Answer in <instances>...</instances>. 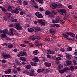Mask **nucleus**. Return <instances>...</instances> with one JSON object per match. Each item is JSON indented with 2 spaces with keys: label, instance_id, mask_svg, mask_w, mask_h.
Here are the masks:
<instances>
[{
  "label": "nucleus",
  "instance_id": "obj_1",
  "mask_svg": "<svg viewBox=\"0 0 77 77\" xmlns=\"http://www.w3.org/2000/svg\"><path fill=\"white\" fill-rule=\"evenodd\" d=\"M27 54L26 53L23 51H20L19 52L18 54L17 55L18 57H20V56H27Z\"/></svg>",
  "mask_w": 77,
  "mask_h": 77
},
{
  "label": "nucleus",
  "instance_id": "obj_2",
  "mask_svg": "<svg viewBox=\"0 0 77 77\" xmlns=\"http://www.w3.org/2000/svg\"><path fill=\"white\" fill-rule=\"evenodd\" d=\"M14 26H15V28L17 29V30H20L22 29V27L20 26V24L19 23H15L14 24Z\"/></svg>",
  "mask_w": 77,
  "mask_h": 77
},
{
  "label": "nucleus",
  "instance_id": "obj_3",
  "mask_svg": "<svg viewBox=\"0 0 77 77\" xmlns=\"http://www.w3.org/2000/svg\"><path fill=\"white\" fill-rule=\"evenodd\" d=\"M50 7L52 9H54L56 8H59V6L56 4H53L50 5Z\"/></svg>",
  "mask_w": 77,
  "mask_h": 77
},
{
  "label": "nucleus",
  "instance_id": "obj_4",
  "mask_svg": "<svg viewBox=\"0 0 77 77\" xmlns=\"http://www.w3.org/2000/svg\"><path fill=\"white\" fill-rule=\"evenodd\" d=\"M69 69V68L66 67L63 70H59V72L60 73H64L65 71H66L67 70Z\"/></svg>",
  "mask_w": 77,
  "mask_h": 77
},
{
  "label": "nucleus",
  "instance_id": "obj_5",
  "mask_svg": "<svg viewBox=\"0 0 77 77\" xmlns=\"http://www.w3.org/2000/svg\"><path fill=\"white\" fill-rule=\"evenodd\" d=\"M61 14L62 15H66V10L65 9H60V10Z\"/></svg>",
  "mask_w": 77,
  "mask_h": 77
},
{
  "label": "nucleus",
  "instance_id": "obj_6",
  "mask_svg": "<svg viewBox=\"0 0 77 77\" xmlns=\"http://www.w3.org/2000/svg\"><path fill=\"white\" fill-rule=\"evenodd\" d=\"M35 15L36 16H37L39 18H42L43 17V16L42 14L38 12H36L35 13Z\"/></svg>",
  "mask_w": 77,
  "mask_h": 77
},
{
  "label": "nucleus",
  "instance_id": "obj_7",
  "mask_svg": "<svg viewBox=\"0 0 77 77\" xmlns=\"http://www.w3.org/2000/svg\"><path fill=\"white\" fill-rule=\"evenodd\" d=\"M39 44V42L37 40L35 41L34 43L35 45H36L37 47H39V46H41V47H42V44Z\"/></svg>",
  "mask_w": 77,
  "mask_h": 77
},
{
  "label": "nucleus",
  "instance_id": "obj_8",
  "mask_svg": "<svg viewBox=\"0 0 77 77\" xmlns=\"http://www.w3.org/2000/svg\"><path fill=\"white\" fill-rule=\"evenodd\" d=\"M2 55H3L2 57L3 59H8L11 57V56L9 54L4 55V54H2Z\"/></svg>",
  "mask_w": 77,
  "mask_h": 77
},
{
  "label": "nucleus",
  "instance_id": "obj_9",
  "mask_svg": "<svg viewBox=\"0 0 77 77\" xmlns=\"http://www.w3.org/2000/svg\"><path fill=\"white\" fill-rule=\"evenodd\" d=\"M44 65L47 67H50L51 66V64L50 63H47L46 62L44 63Z\"/></svg>",
  "mask_w": 77,
  "mask_h": 77
},
{
  "label": "nucleus",
  "instance_id": "obj_10",
  "mask_svg": "<svg viewBox=\"0 0 77 77\" xmlns=\"http://www.w3.org/2000/svg\"><path fill=\"white\" fill-rule=\"evenodd\" d=\"M11 12L13 13L18 14L19 11L16 8L15 10L11 11Z\"/></svg>",
  "mask_w": 77,
  "mask_h": 77
},
{
  "label": "nucleus",
  "instance_id": "obj_11",
  "mask_svg": "<svg viewBox=\"0 0 77 77\" xmlns=\"http://www.w3.org/2000/svg\"><path fill=\"white\" fill-rule=\"evenodd\" d=\"M44 70H45L44 69H40L37 70V72L38 73H40V72H42L44 71Z\"/></svg>",
  "mask_w": 77,
  "mask_h": 77
},
{
  "label": "nucleus",
  "instance_id": "obj_12",
  "mask_svg": "<svg viewBox=\"0 0 77 77\" xmlns=\"http://www.w3.org/2000/svg\"><path fill=\"white\" fill-rule=\"evenodd\" d=\"M32 60L33 61V62H37L39 61V58L37 57H35Z\"/></svg>",
  "mask_w": 77,
  "mask_h": 77
},
{
  "label": "nucleus",
  "instance_id": "obj_13",
  "mask_svg": "<svg viewBox=\"0 0 77 77\" xmlns=\"http://www.w3.org/2000/svg\"><path fill=\"white\" fill-rule=\"evenodd\" d=\"M0 37L2 38L5 39L6 37V35L5 34H1Z\"/></svg>",
  "mask_w": 77,
  "mask_h": 77
},
{
  "label": "nucleus",
  "instance_id": "obj_14",
  "mask_svg": "<svg viewBox=\"0 0 77 77\" xmlns=\"http://www.w3.org/2000/svg\"><path fill=\"white\" fill-rule=\"evenodd\" d=\"M30 74L29 75L31 76H33V75H34L35 74L34 73V71L33 70H31L30 71Z\"/></svg>",
  "mask_w": 77,
  "mask_h": 77
},
{
  "label": "nucleus",
  "instance_id": "obj_15",
  "mask_svg": "<svg viewBox=\"0 0 77 77\" xmlns=\"http://www.w3.org/2000/svg\"><path fill=\"white\" fill-rule=\"evenodd\" d=\"M28 30L29 32H33L34 31V29L32 28H29L28 29Z\"/></svg>",
  "mask_w": 77,
  "mask_h": 77
},
{
  "label": "nucleus",
  "instance_id": "obj_16",
  "mask_svg": "<svg viewBox=\"0 0 77 77\" xmlns=\"http://www.w3.org/2000/svg\"><path fill=\"white\" fill-rule=\"evenodd\" d=\"M38 53H39V52L37 50H35L33 52V54L34 55H37V54H38Z\"/></svg>",
  "mask_w": 77,
  "mask_h": 77
},
{
  "label": "nucleus",
  "instance_id": "obj_17",
  "mask_svg": "<svg viewBox=\"0 0 77 77\" xmlns=\"http://www.w3.org/2000/svg\"><path fill=\"white\" fill-rule=\"evenodd\" d=\"M38 22L39 23H40V24H41L42 25H44L45 24V22H44L43 21H42L41 20H38Z\"/></svg>",
  "mask_w": 77,
  "mask_h": 77
},
{
  "label": "nucleus",
  "instance_id": "obj_18",
  "mask_svg": "<svg viewBox=\"0 0 77 77\" xmlns=\"http://www.w3.org/2000/svg\"><path fill=\"white\" fill-rule=\"evenodd\" d=\"M71 55H70L69 54H67L66 55V58L68 59H71Z\"/></svg>",
  "mask_w": 77,
  "mask_h": 77
},
{
  "label": "nucleus",
  "instance_id": "obj_19",
  "mask_svg": "<svg viewBox=\"0 0 77 77\" xmlns=\"http://www.w3.org/2000/svg\"><path fill=\"white\" fill-rule=\"evenodd\" d=\"M0 8L1 9L2 11H3V12H6V9H5V8L4 7H2V6H0Z\"/></svg>",
  "mask_w": 77,
  "mask_h": 77
},
{
  "label": "nucleus",
  "instance_id": "obj_20",
  "mask_svg": "<svg viewBox=\"0 0 77 77\" xmlns=\"http://www.w3.org/2000/svg\"><path fill=\"white\" fill-rule=\"evenodd\" d=\"M8 35H10V36H13L14 35V33H13V32L11 31L10 32L8 33Z\"/></svg>",
  "mask_w": 77,
  "mask_h": 77
},
{
  "label": "nucleus",
  "instance_id": "obj_21",
  "mask_svg": "<svg viewBox=\"0 0 77 77\" xmlns=\"http://www.w3.org/2000/svg\"><path fill=\"white\" fill-rule=\"evenodd\" d=\"M25 13L26 11L23 10L21 12H20V15H24V14Z\"/></svg>",
  "mask_w": 77,
  "mask_h": 77
},
{
  "label": "nucleus",
  "instance_id": "obj_22",
  "mask_svg": "<svg viewBox=\"0 0 77 77\" xmlns=\"http://www.w3.org/2000/svg\"><path fill=\"white\" fill-rule=\"evenodd\" d=\"M72 62L71 61H67V64L68 65H72Z\"/></svg>",
  "mask_w": 77,
  "mask_h": 77
},
{
  "label": "nucleus",
  "instance_id": "obj_23",
  "mask_svg": "<svg viewBox=\"0 0 77 77\" xmlns=\"http://www.w3.org/2000/svg\"><path fill=\"white\" fill-rule=\"evenodd\" d=\"M5 72V74H9V73L11 72V70L8 69L7 71H6Z\"/></svg>",
  "mask_w": 77,
  "mask_h": 77
},
{
  "label": "nucleus",
  "instance_id": "obj_24",
  "mask_svg": "<svg viewBox=\"0 0 77 77\" xmlns=\"http://www.w3.org/2000/svg\"><path fill=\"white\" fill-rule=\"evenodd\" d=\"M31 65L33 66H36L37 65L36 63L33 62L31 63Z\"/></svg>",
  "mask_w": 77,
  "mask_h": 77
},
{
  "label": "nucleus",
  "instance_id": "obj_25",
  "mask_svg": "<svg viewBox=\"0 0 77 77\" xmlns=\"http://www.w3.org/2000/svg\"><path fill=\"white\" fill-rule=\"evenodd\" d=\"M23 5H27L29 4V2L27 1H24L23 2Z\"/></svg>",
  "mask_w": 77,
  "mask_h": 77
},
{
  "label": "nucleus",
  "instance_id": "obj_26",
  "mask_svg": "<svg viewBox=\"0 0 77 77\" xmlns=\"http://www.w3.org/2000/svg\"><path fill=\"white\" fill-rule=\"evenodd\" d=\"M30 38L32 39V41H35V40L36 39V37H35L34 36H31L30 37Z\"/></svg>",
  "mask_w": 77,
  "mask_h": 77
},
{
  "label": "nucleus",
  "instance_id": "obj_27",
  "mask_svg": "<svg viewBox=\"0 0 77 77\" xmlns=\"http://www.w3.org/2000/svg\"><path fill=\"white\" fill-rule=\"evenodd\" d=\"M7 33V32L6 30H2V31L0 30V33Z\"/></svg>",
  "mask_w": 77,
  "mask_h": 77
},
{
  "label": "nucleus",
  "instance_id": "obj_28",
  "mask_svg": "<svg viewBox=\"0 0 77 77\" xmlns=\"http://www.w3.org/2000/svg\"><path fill=\"white\" fill-rule=\"evenodd\" d=\"M45 14L47 15H48L50 14V12L49 11H47L45 12Z\"/></svg>",
  "mask_w": 77,
  "mask_h": 77
},
{
  "label": "nucleus",
  "instance_id": "obj_29",
  "mask_svg": "<svg viewBox=\"0 0 77 77\" xmlns=\"http://www.w3.org/2000/svg\"><path fill=\"white\" fill-rule=\"evenodd\" d=\"M53 22L54 23H57L59 22V19H57L56 20H53Z\"/></svg>",
  "mask_w": 77,
  "mask_h": 77
},
{
  "label": "nucleus",
  "instance_id": "obj_30",
  "mask_svg": "<svg viewBox=\"0 0 77 77\" xmlns=\"http://www.w3.org/2000/svg\"><path fill=\"white\" fill-rule=\"evenodd\" d=\"M12 10V6H9L8 7V11H9L10 12Z\"/></svg>",
  "mask_w": 77,
  "mask_h": 77
},
{
  "label": "nucleus",
  "instance_id": "obj_31",
  "mask_svg": "<svg viewBox=\"0 0 77 77\" xmlns=\"http://www.w3.org/2000/svg\"><path fill=\"white\" fill-rule=\"evenodd\" d=\"M12 71L14 73H17V71L16 70V69H12Z\"/></svg>",
  "mask_w": 77,
  "mask_h": 77
},
{
  "label": "nucleus",
  "instance_id": "obj_32",
  "mask_svg": "<svg viewBox=\"0 0 77 77\" xmlns=\"http://www.w3.org/2000/svg\"><path fill=\"white\" fill-rule=\"evenodd\" d=\"M35 38H36V39H38V40H39L40 39H41V38L40 36H35Z\"/></svg>",
  "mask_w": 77,
  "mask_h": 77
},
{
  "label": "nucleus",
  "instance_id": "obj_33",
  "mask_svg": "<svg viewBox=\"0 0 77 77\" xmlns=\"http://www.w3.org/2000/svg\"><path fill=\"white\" fill-rule=\"evenodd\" d=\"M70 35L72 37H75V35L74 34H73L72 33H70Z\"/></svg>",
  "mask_w": 77,
  "mask_h": 77
},
{
  "label": "nucleus",
  "instance_id": "obj_34",
  "mask_svg": "<svg viewBox=\"0 0 77 77\" xmlns=\"http://www.w3.org/2000/svg\"><path fill=\"white\" fill-rule=\"evenodd\" d=\"M67 50L68 51H70L72 50V48L71 47H69L67 48Z\"/></svg>",
  "mask_w": 77,
  "mask_h": 77
},
{
  "label": "nucleus",
  "instance_id": "obj_35",
  "mask_svg": "<svg viewBox=\"0 0 77 77\" xmlns=\"http://www.w3.org/2000/svg\"><path fill=\"white\" fill-rule=\"evenodd\" d=\"M16 9L18 10V11H21V8H20V7H16Z\"/></svg>",
  "mask_w": 77,
  "mask_h": 77
},
{
  "label": "nucleus",
  "instance_id": "obj_36",
  "mask_svg": "<svg viewBox=\"0 0 77 77\" xmlns=\"http://www.w3.org/2000/svg\"><path fill=\"white\" fill-rule=\"evenodd\" d=\"M70 70L71 71H73L74 70V66H71L69 68Z\"/></svg>",
  "mask_w": 77,
  "mask_h": 77
},
{
  "label": "nucleus",
  "instance_id": "obj_37",
  "mask_svg": "<svg viewBox=\"0 0 77 77\" xmlns=\"http://www.w3.org/2000/svg\"><path fill=\"white\" fill-rule=\"evenodd\" d=\"M6 15H7V16L8 17V18H10V17L11 16V15L12 14H11V13H8L6 14Z\"/></svg>",
  "mask_w": 77,
  "mask_h": 77
},
{
  "label": "nucleus",
  "instance_id": "obj_38",
  "mask_svg": "<svg viewBox=\"0 0 77 77\" xmlns=\"http://www.w3.org/2000/svg\"><path fill=\"white\" fill-rule=\"evenodd\" d=\"M30 67H31V66L30 65H28L26 66V68L27 69H30Z\"/></svg>",
  "mask_w": 77,
  "mask_h": 77
},
{
  "label": "nucleus",
  "instance_id": "obj_39",
  "mask_svg": "<svg viewBox=\"0 0 77 77\" xmlns=\"http://www.w3.org/2000/svg\"><path fill=\"white\" fill-rule=\"evenodd\" d=\"M47 54H51V51L50 50H48L47 51Z\"/></svg>",
  "mask_w": 77,
  "mask_h": 77
},
{
  "label": "nucleus",
  "instance_id": "obj_40",
  "mask_svg": "<svg viewBox=\"0 0 77 77\" xmlns=\"http://www.w3.org/2000/svg\"><path fill=\"white\" fill-rule=\"evenodd\" d=\"M58 67L59 68H63V66L61 64H59L58 65Z\"/></svg>",
  "mask_w": 77,
  "mask_h": 77
},
{
  "label": "nucleus",
  "instance_id": "obj_41",
  "mask_svg": "<svg viewBox=\"0 0 77 77\" xmlns=\"http://www.w3.org/2000/svg\"><path fill=\"white\" fill-rule=\"evenodd\" d=\"M68 8L69 9H72V6L71 5H69L68 6Z\"/></svg>",
  "mask_w": 77,
  "mask_h": 77
},
{
  "label": "nucleus",
  "instance_id": "obj_42",
  "mask_svg": "<svg viewBox=\"0 0 77 77\" xmlns=\"http://www.w3.org/2000/svg\"><path fill=\"white\" fill-rule=\"evenodd\" d=\"M2 46L3 47H6V46H8V44L6 43H4L2 45Z\"/></svg>",
  "mask_w": 77,
  "mask_h": 77
},
{
  "label": "nucleus",
  "instance_id": "obj_43",
  "mask_svg": "<svg viewBox=\"0 0 77 77\" xmlns=\"http://www.w3.org/2000/svg\"><path fill=\"white\" fill-rule=\"evenodd\" d=\"M21 60L22 61H26V59L24 57L21 58Z\"/></svg>",
  "mask_w": 77,
  "mask_h": 77
},
{
  "label": "nucleus",
  "instance_id": "obj_44",
  "mask_svg": "<svg viewBox=\"0 0 77 77\" xmlns=\"http://www.w3.org/2000/svg\"><path fill=\"white\" fill-rule=\"evenodd\" d=\"M6 60L5 59H3L2 60V63H6Z\"/></svg>",
  "mask_w": 77,
  "mask_h": 77
},
{
  "label": "nucleus",
  "instance_id": "obj_45",
  "mask_svg": "<svg viewBox=\"0 0 77 77\" xmlns=\"http://www.w3.org/2000/svg\"><path fill=\"white\" fill-rule=\"evenodd\" d=\"M16 63L17 65H20V62L18 61H17L15 62Z\"/></svg>",
  "mask_w": 77,
  "mask_h": 77
},
{
  "label": "nucleus",
  "instance_id": "obj_46",
  "mask_svg": "<svg viewBox=\"0 0 77 77\" xmlns=\"http://www.w3.org/2000/svg\"><path fill=\"white\" fill-rule=\"evenodd\" d=\"M60 22L62 24H64V23H65V21H63L62 20H60Z\"/></svg>",
  "mask_w": 77,
  "mask_h": 77
},
{
  "label": "nucleus",
  "instance_id": "obj_47",
  "mask_svg": "<svg viewBox=\"0 0 77 77\" xmlns=\"http://www.w3.org/2000/svg\"><path fill=\"white\" fill-rule=\"evenodd\" d=\"M38 2L40 3H42L43 2V0H38Z\"/></svg>",
  "mask_w": 77,
  "mask_h": 77
},
{
  "label": "nucleus",
  "instance_id": "obj_48",
  "mask_svg": "<svg viewBox=\"0 0 77 77\" xmlns=\"http://www.w3.org/2000/svg\"><path fill=\"white\" fill-rule=\"evenodd\" d=\"M9 27H13L14 26V25L12 24H11L8 25Z\"/></svg>",
  "mask_w": 77,
  "mask_h": 77
},
{
  "label": "nucleus",
  "instance_id": "obj_49",
  "mask_svg": "<svg viewBox=\"0 0 77 77\" xmlns=\"http://www.w3.org/2000/svg\"><path fill=\"white\" fill-rule=\"evenodd\" d=\"M10 32H13V31H14V30H15V29L14 28H10Z\"/></svg>",
  "mask_w": 77,
  "mask_h": 77
},
{
  "label": "nucleus",
  "instance_id": "obj_50",
  "mask_svg": "<svg viewBox=\"0 0 77 77\" xmlns=\"http://www.w3.org/2000/svg\"><path fill=\"white\" fill-rule=\"evenodd\" d=\"M52 58L53 59H54V60H56L57 57H56V56H54L52 57Z\"/></svg>",
  "mask_w": 77,
  "mask_h": 77
},
{
  "label": "nucleus",
  "instance_id": "obj_51",
  "mask_svg": "<svg viewBox=\"0 0 77 77\" xmlns=\"http://www.w3.org/2000/svg\"><path fill=\"white\" fill-rule=\"evenodd\" d=\"M16 69L17 71H21V69L19 67L17 68Z\"/></svg>",
  "mask_w": 77,
  "mask_h": 77
},
{
  "label": "nucleus",
  "instance_id": "obj_52",
  "mask_svg": "<svg viewBox=\"0 0 77 77\" xmlns=\"http://www.w3.org/2000/svg\"><path fill=\"white\" fill-rule=\"evenodd\" d=\"M8 47L9 48H12V47H13V45L11 44V45H9L8 46Z\"/></svg>",
  "mask_w": 77,
  "mask_h": 77
},
{
  "label": "nucleus",
  "instance_id": "obj_53",
  "mask_svg": "<svg viewBox=\"0 0 77 77\" xmlns=\"http://www.w3.org/2000/svg\"><path fill=\"white\" fill-rule=\"evenodd\" d=\"M61 60V58L60 57H57L56 60Z\"/></svg>",
  "mask_w": 77,
  "mask_h": 77
},
{
  "label": "nucleus",
  "instance_id": "obj_54",
  "mask_svg": "<svg viewBox=\"0 0 77 77\" xmlns=\"http://www.w3.org/2000/svg\"><path fill=\"white\" fill-rule=\"evenodd\" d=\"M73 63L75 64V65H77V62H76V61L75 60H73Z\"/></svg>",
  "mask_w": 77,
  "mask_h": 77
},
{
  "label": "nucleus",
  "instance_id": "obj_55",
  "mask_svg": "<svg viewBox=\"0 0 77 77\" xmlns=\"http://www.w3.org/2000/svg\"><path fill=\"white\" fill-rule=\"evenodd\" d=\"M60 51H62V52H64V51H65V49L64 48L61 49Z\"/></svg>",
  "mask_w": 77,
  "mask_h": 77
},
{
  "label": "nucleus",
  "instance_id": "obj_56",
  "mask_svg": "<svg viewBox=\"0 0 77 77\" xmlns=\"http://www.w3.org/2000/svg\"><path fill=\"white\" fill-rule=\"evenodd\" d=\"M20 46H21V47H26V45L24 44H21L20 45Z\"/></svg>",
  "mask_w": 77,
  "mask_h": 77
},
{
  "label": "nucleus",
  "instance_id": "obj_57",
  "mask_svg": "<svg viewBox=\"0 0 77 77\" xmlns=\"http://www.w3.org/2000/svg\"><path fill=\"white\" fill-rule=\"evenodd\" d=\"M18 51V49H14L13 50V51L14 52H17V51Z\"/></svg>",
  "mask_w": 77,
  "mask_h": 77
},
{
  "label": "nucleus",
  "instance_id": "obj_58",
  "mask_svg": "<svg viewBox=\"0 0 77 77\" xmlns=\"http://www.w3.org/2000/svg\"><path fill=\"white\" fill-rule=\"evenodd\" d=\"M63 35L65 37H68V36L66 34H63Z\"/></svg>",
  "mask_w": 77,
  "mask_h": 77
},
{
  "label": "nucleus",
  "instance_id": "obj_59",
  "mask_svg": "<svg viewBox=\"0 0 77 77\" xmlns=\"http://www.w3.org/2000/svg\"><path fill=\"white\" fill-rule=\"evenodd\" d=\"M25 26L26 27H29V25L28 24H26L25 25Z\"/></svg>",
  "mask_w": 77,
  "mask_h": 77
},
{
  "label": "nucleus",
  "instance_id": "obj_60",
  "mask_svg": "<svg viewBox=\"0 0 77 77\" xmlns=\"http://www.w3.org/2000/svg\"><path fill=\"white\" fill-rule=\"evenodd\" d=\"M18 3H19V4H21L22 3L21 1L19 0L17 1Z\"/></svg>",
  "mask_w": 77,
  "mask_h": 77
},
{
  "label": "nucleus",
  "instance_id": "obj_61",
  "mask_svg": "<svg viewBox=\"0 0 77 77\" xmlns=\"http://www.w3.org/2000/svg\"><path fill=\"white\" fill-rule=\"evenodd\" d=\"M39 10H40V11H42V12H43V11H44V9H43V8H39Z\"/></svg>",
  "mask_w": 77,
  "mask_h": 77
},
{
  "label": "nucleus",
  "instance_id": "obj_62",
  "mask_svg": "<svg viewBox=\"0 0 77 77\" xmlns=\"http://www.w3.org/2000/svg\"><path fill=\"white\" fill-rule=\"evenodd\" d=\"M34 45H33V44H31L29 45V46H30V47H33Z\"/></svg>",
  "mask_w": 77,
  "mask_h": 77
},
{
  "label": "nucleus",
  "instance_id": "obj_63",
  "mask_svg": "<svg viewBox=\"0 0 77 77\" xmlns=\"http://www.w3.org/2000/svg\"><path fill=\"white\" fill-rule=\"evenodd\" d=\"M58 5L60 6V7H62L63 6V5L62 4L59 3L58 4Z\"/></svg>",
  "mask_w": 77,
  "mask_h": 77
},
{
  "label": "nucleus",
  "instance_id": "obj_64",
  "mask_svg": "<svg viewBox=\"0 0 77 77\" xmlns=\"http://www.w3.org/2000/svg\"><path fill=\"white\" fill-rule=\"evenodd\" d=\"M49 40H49V38H46V41H49Z\"/></svg>",
  "mask_w": 77,
  "mask_h": 77
}]
</instances>
